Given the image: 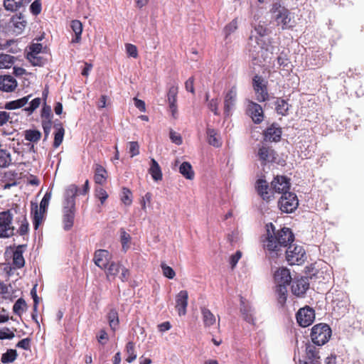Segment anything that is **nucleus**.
Instances as JSON below:
<instances>
[{
  "instance_id": "nucleus-26",
  "label": "nucleus",
  "mask_w": 364,
  "mask_h": 364,
  "mask_svg": "<svg viewBox=\"0 0 364 364\" xmlns=\"http://www.w3.org/2000/svg\"><path fill=\"white\" fill-rule=\"evenodd\" d=\"M53 127L55 130L53 147L58 148L63 142L65 134V129L63 128V124L59 120H55L54 122Z\"/></svg>"
},
{
  "instance_id": "nucleus-59",
  "label": "nucleus",
  "mask_w": 364,
  "mask_h": 364,
  "mask_svg": "<svg viewBox=\"0 0 364 364\" xmlns=\"http://www.w3.org/2000/svg\"><path fill=\"white\" fill-rule=\"evenodd\" d=\"M41 117L42 119H52L53 114L51 111V107L48 105H46V104L43 105Z\"/></svg>"
},
{
  "instance_id": "nucleus-18",
  "label": "nucleus",
  "mask_w": 364,
  "mask_h": 364,
  "mask_svg": "<svg viewBox=\"0 0 364 364\" xmlns=\"http://www.w3.org/2000/svg\"><path fill=\"white\" fill-rule=\"evenodd\" d=\"M188 299V294L186 290L180 291L176 296V309L179 316H184L186 314Z\"/></svg>"
},
{
  "instance_id": "nucleus-37",
  "label": "nucleus",
  "mask_w": 364,
  "mask_h": 364,
  "mask_svg": "<svg viewBox=\"0 0 364 364\" xmlns=\"http://www.w3.org/2000/svg\"><path fill=\"white\" fill-rule=\"evenodd\" d=\"M106 170L101 165L97 164L94 179L96 183L102 184L106 181Z\"/></svg>"
},
{
  "instance_id": "nucleus-13",
  "label": "nucleus",
  "mask_w": 364,
  "mask_h": 364,
  "mask_svg": "<svg viewBox=\"0 0 364 364\" xmlns=\"http://www.w3.org/2000/svg\"><path fill=\"white\" fill-rule=\"evenodd\" d=\"M246 112L255 124H259L263 120V109L260 105L248 101Z\"/></svg>"
},
{
  "instance_id": "nucleus-58",
  "label": "nucleus",
  "mask_w": 364,
  "mask_h": 364,
  "mask_svg": "<svg viewBox=\"0 0 364 364\" xmlns=\"http://www.w3.org/2000/svg\"><path fill=\"white\" fill-rule=\"evenodd\" d=\"M127 53L129 57L136 58L138 57V50L136 46L127 43L126 44Z\"/></svg>"
},
{
  "instance_id": "nucleus-24",
  "label": "nucleus",
  "mask_w": 364,
  "mask_h": 364,
  "mask_svg": "<svg viewBox=\"0 0 364 364\" xmlns=\"http://www.w3.org/2000/svg\"><path fill=\"white\" fill-rule=\"evenodd\" d=\"M286 259L290 265H300L306 259V252H285Z\"/></svg>"
},
{
  "instance_id": "nucleus-48",
  "label": "nucleus",
  "mask_w": 364,
  "mask_h": 364,
  "mask_svg": "<svg viewBox=\"0 0 364 364\" xmlns=\"http://www.w3.org/2000/svg\"><path fill=\"white\" fill-rule=\"evenodd\" d=\"M121 267V265L112 261L106 268L107 276H116L119 272Z\"/></svg>"
},
{
  "instance_id": "nucleus-32",
  "label": "nucleus",
  "mask_w": 364,
  "mask_h": 364,
  "mask_svg": "<svg viewBox=\"0 0 364 364\" xmlns=\"http://www.w3.org/2000/svg\"><path fill=\"white\" fill-rule=\"evenodd\" d=\"M26 3V0H4V6L7 11H16L24 6Z\"/></svg>"
},
{
  "instance_id": "nucleus-2",
  "label": "nucleus",
  "mask_w": 364,
  "mask_h": 364,
  "mask_svg": "<svg viewBox=\"0 0 364 364\" xmlns=\"http://www.w3.org/2000/svg\"><path fill=\"white\" fill-rule=\"evenodd\" d=\"M247 50L248 51L249 58L252 61L253 64L259 65V63L267 61V57L264 56V50L262 46V40L257 36L251 35L247 43Z\"/></svg>"
},
{
  "instance_id": "nucleus-7",
  "label": "nucleus",
  "mask_w": 364,
  "mask_h": 364,
  "mask_svg": "<svg viewBox=\"0 0 364 364\" xmlns=\"http://www.w3.org/2000/svg\"><path fill=\"white\" fill-rule=\"evenodd\" d=\"M299 205V200L295 193H284L279 200V209L287 213L294 212Z\"/></svg>"
},
{
  "instance_id": "nucleus-44",
  "label": "nucleus",
  "mask_w": 364,
  "mask_h": 364,
  "mask_svg": "<svg viewBox=\"0 0 364 364\" xmlns=\"http://www.w3.org/2000/svg\"><path fill=\"white\" fill-rule=\"evenodd\" d=\"M13 253V262L16 268H21L24 266L25 260L23 257V252H11Z\"/></svg>"
},
{
  "instance_id": "nucleus-45",
  "label": "nucleus",
  "mask_w": 364,
  "mask_h": 364,
  "mask_svg": "<svg viewBox=\"0 0 364 364\" xmlns=\"http://www.w3.org/2000/svg\"><path fill=\"white\" fill-rule=\"evenodd\" d=\"M237 28V21L236 19H233L230 23L225 26L223 30L225 34V38L228 39L229 36L234 33Z\"/></svg>"
},
{
  "instance_id": "nucleus-22",
  "label": "nucleus",
  "mask_w": 364,
  "mask_h": 364,
  "mask_svg": "<svg viewBox=\"0 0 364 364\" xmlns=\"http://www.w3.org/2000/svg\"><path fill=\"white\" fill-rule=\"evenodd\" d=\"M63 223L65 230H70L74 224L75 208L63 207Z\"/></svg>"
},
{
  "instance_id": "nucleus-34",
  "label": "nucleus",
  "mask_w": 364,
  "mask_h": 364,
  "mask_svg": "<svg viewBox=\"0 0 364 364\" xmlns=\"http://www.w3.org/2000/svg\"><path fill=\"white\" fill-rule=\"evenodd\" d=\"M201 314L205 326H210L215 323V317L208 309L205 307L202 308Z\"/></svg>"
},
{
  "instance_id": "nucleus-6",
  "label": "nucleus",
  "mask_w": 364,
  "mask_h": 364,
  "mask_svg": "<svg viewBox=\"0 0 364 364\" xmlns=\"http://www.w3.org/2000/svg\"><path fill=\"white\" fill-rule=\"evenodd\" d=\"M252 87L258 102H262L269 100L267 81L262 76L255 75L252 79Z\"/></svg>"
},
{
  "instance_id": "nucleus-30",
  "label": "nucleus",
  "mask_w": 364,
  "mask_h": 364,
  "mask_svg": "<svg viewBox=\"0 0 364 364\" xmlns=\"http://www.w3.org/2000/svg\"><path fill=\"white\" fill-rule=\"evenodd\" d=\"M149 173L155 181L162 179V172L158 162L154 159H151Z\"/></svg>"
},
{
  "instance_id": "nucleus-54",
  "label": "nucleus",
  "mask_w": 364,
  "mask_h": 364,
  "mask_svg": "<svg viewBox=\"0 0 364 364\" xmlns=\"http://www.w3.org/2000/svg\"><path fill=\"white\" fill-rule=\"evenodd\" d=\"M95 196L100 200L101 204H103L108 198V194L104 188L97 187L95 189Z\"/></svg>"
},
{
  "instance_id": "nucleus-16",
  "label": "nucleus",
  "mask_w": 364,
  "mask_h": 364,
  "mask_svg": "<svg viewBox=\"0 0 364 364\" xmlns=\"http://www.w3.org/2000/svg\"><path fill=\"white\" fill-rule=\"evenodd\" d=\"M272 189L278 193H288L290 188V182L287 177L277 176L271 183Z\"/></svg>"
},
{
  "instance_id": "nucleus-40",
  "label": "nucleus",
  "mask_w": 364,
  "mask_h": 364,
  "mask_svg": "<svg viewBox=\"0 0 364 364\" xmlns=\"http://www.w3.org/2000/svg\"><path fill=\"white\" fill-rule=\"evenodd\" d=\"M17 351L14 349H9L6 353H3L1 358V363H13L17 358Z\"/></svg>"
},
{
  "instance_id": "nucleus-41",
  "label": "nucleus",
  "mask_w": 364,
  "mask_h": 364,
  "mask_svg": "<svg viewBox=\"0 0 364 364\" xmlns=\"http://www.w3.org/2000/svg\"><path fill=\"white\" fill-rule=\"evenodd\" d=\"M26 303L23 298H19L13 306V311L16 315L21 316L26 309Z\"/></svg>"
},
{
  "instance_id": "nucleus-29",
  "label": "nucleus",
  "mask_w": 364,
  "mask_h": 364,
  "mask_svg": "<svg viewBox=\"0 0 364 364\" xmlns=\"http://www.w3.org/2000/svg\"><path fill=\"white\" fill-rule=\"evenodd\" d=\"M274 291L278 304L281 306H284L287 299V287L279 284L275 286Z\"/></svg>"
},
{
  "instance_id": "nucleus-39",
  "label": "nucleus",
  "mask_w": 364,
  "mask_h": 364,
  "mask_svg": "<svg viewBox=\"0 0 364 364\" xmlns=\"http://www.w3.org/2000/svg\"><path fill=\"white\" fill-rule=\"evenodd\" d=\"M14 59L11 55L0 53V69L10 68L14 63Z\"/></svg>"
},
{
  "instance_id": "nucleus-51",
  "label": "nucleus",
  "mask_w": 364,
  "mask_h": 364,
  "mask_svg": "<svg viewBox=\"0 0 364 364\" xmlns=\"http://www.w3.org/2000/svg\"><path fill=\"white\" fill-rule=\"evenodd\" d=\"M27 59L35 66H41L43 63V58L38 54L28 53Z\"/></svg>"
},
{
  "instance_id": "nucleus-23",
  "label": "nucleus",
  "mask_w": 364,
  "mask_h": 364,
  "mask_svg": "<svg viewBox=\"0 0 364 364\" xmlns=\"http://www.w3.org/2000/svg\"><path fill=\"white\" fill-rule=\"evenodd\" d=\"M282 129L277 124H272L264 131V140L279 141L281 139Z\"/></svg>"
},
{
  "instance_id": "nucleus-47",
  "label": "nucleus",
  "mask_w": 364,
  "mask_h": 364,
  "mask_svg": "<svg viewBox=\"0 0 364 364\" xmlns=\"http://www.w3.org/2000/svg\"><path fill=\"white\" fill-rule=\"evenodd\" d=\"M277 63L279 65V67H282L283 70H289L291 69V62L290 60L286 57V55H280L277 57Z\"/></svg>"
},
{
  "instance_id": "nucleus-21",
  "label": "nucleus",
  "mask_w": 364,
  "mask_h": 364,
  "mask_svg": "<svg viewBox=\"0 0 364 364\" xmlns=\"http://www.w3.org/2000/svg\"><path fill=\"white\" fill-rule=\"evenodd\" d=\"M16 80L11 75H0V90L11 92L17 87Z\"/></svg>"
},
{
  "instance_id": "nucleus-14",
  "label": "nucleus",
  "mask_w": 364,
  "mask_h": 364,
  "mask_svg": "<svg viewBox=\"0 0 364 364\" xmlns=\"http://www.w3.org/2000/svg\"><path fill=\"white\" fill-rule=\"evenodd\" d=\"M78 191V187L75 184H70L65 188L63 194V207L75 208V197Z\"/></svg>"
},
{
  "instance_id": "nucleus-12",
  "label": "nucleus",
  "mask_w": 364,
  "mask_h": 364,
  "mask_svg": "<svg viewBox=\"0 0 364 364\" xmlns=\"http://www.w3.org/2000/svg\"><path fill=\"white\" fill-rule=\"evenodd\" d=\"M237 89L233 85L225 93L224 98V114L226 116L231 114L237 102Z\"/></svg>"
},
{
  "instance_id": "nucleus-49",
  "label": "nucleus",
  "mask_w": 364,
  "mask_h": 364,
  "mask_svg": "<svg viewBox=\"0 0 364 364\" xmlns=\"http://www.w3.org/2000/svg\"><path fill=\"white\" fill-rule=\"evenodd\" d=\"M161 267L164 277L170 279L174 278L176 273L173 268L168 266L165 262H161Z\"/></svg>"
},
{
  "instance_id": "nucleus-43",
  "label": "nucleus",
  "mask_w": 364,
  "mask_h": 364,
  "mask_svg": "<svg viewBox=\"0 0 364 364\" xmlns=\"http://www.w3.org/2000/svg\"><path fill=\"white\" fill-rule=\"evenodd\" d=\"M206 133L209 144L215 147H219L220 146V143L216 137L215 130L214 129L208 128Z\"/></svg>"
},
{
  "instance_id": "nucleus-1",
  "label": "nucleus",
  "mask_w": 364,
  "mask_h": 364,
  "mask_svg": "<svg viewBox=\"0 0 364 364\" xmlns=\"http://www.w3.org/2000/svg\"><path fill=\"white\" fill-rule=\"evenodd\" d=\"M294 241V235L289 228H283L276 230L272 223L266 225V234L261 237V242L264 250H279L278 249L290 248Z\"/></svg>"
},
{
  "instance_id": "nucleus-60",
  "label": "nucleus",
  "mask_w": 364,
  "mask_h": 364,
  "mask_svg": "<svg viewBox=\"0 0 364 364\" xmlns=\"http://www.w3.org/2000/svg\"><path fill=\"white\" fill-rule=\"evenodd\" d=\"M209 109L214 113L215 115H218V99L214 98L210 100L208 103Z\"/></svg>"
},
{
  "instance_id": "nucleus-3",
  "label": "nucleus",
  "mask_w": 364,
  "mask_h": 364,
  "mask_svg": "<svg viewBox=\"0 0 364 364\" xmlns=\"http://www.w3.org/2000/svg\"><path fill=\"white\" fill-rule=\"evenodd\" d=\"M51 198V191H47L43 196L39 207L37 203H31V215L33 216V225L35 230H38L44 219L49 201Z\"/></svg>"
},
{
  "instance_id": "nucleus-35",
  "label": "nucleus",
  "mask_w": 364,
  "mask_h": 364,
  "mask_svg": "<svg viewBox=\"0 0 364 364\" xmlns=\"http://www.w3.org/2000/svg\"><path fill=\"white\" fill-rule=\"evenodd\" d=\"M109 325L112 331H116L119 325L118 312L116 309H112L107 314Z\"/></svg>"
},
{
  "instance_id": "nucleus-56",
  "label": "nucleus",
  "mask_w": 364,
  "mask_h": 364,
  "mask_svg": "<svg viewBox=\"0 0 364 364\" xmlns=\"http://www.w3.org/2000/svg\"><path fill=\"white\" fill-rule=\"evenodd\" d=\"M169 137L171 141L176 145H181L183 142L181 134L176 132L173 129H171L169 132Z\"/></svg>"
},
{
  "instance_id": "nucleus-28",
  "label": "nucleus",
  "mask_w": 364,
  "mask_h": 364,
  "mask_svg": "<svg viewBox=\"0 0 364 364\" xmlns=\"http://www.w3.org/2000/svg\"><path fill=\"white\" fill-rule=\"evenodd\" d=\"M31 97V95H28L22 98H20V99H18L16 100H13V101H10V102H7L4 105V108L6 109H9V110L21 108V107H24L28 103Z\"/></svg>"
},
{
  "instance_id": "nucleus-57",
  "label": "nucleus",
  "mask_w": 364,
  "mask_h": 364,
  "mask_svg": "<svg viewBox=\"0 0 364 364\" xmlns=\"http://www.w3.org/2000/svg\"><path fill=\"white\" fill-rule=\"evenodd\" d=\"M14 336V333L10 331L9 328L0 329V340L12 339Z\"/></svg>"
},
{
  "instance_id": "nucleus-38",
  "label": "nucleus",
  "mask_w": 364,
  "mask_h": 364,
  "mask_svg": "<svg viewBox=\"0 0 364 364\" xmlns=\"http://www.w3.org/2000/svg\"><path fill=\"white\" fill-rule=\"evenodd\" d=\"M25 139L33 142H38L41 137V132L37 129H28L24 133Z\"/></svg>"
},
{
  "instance_id": "nucleus-42",
  "label": "nucleus",
  "mask_w": 364,
  "mask_h": 364,
  "mask_svg": "<svg viewBox=\"0 0 364 364\" xmlns=\"http://www.w3.org/2000/svg\"><path fill=\"white\" fill-rule=\"evenodd\" d=\"M126 353L128 355L126 360L127 363H131L136 358V354L134 350V343L129 341L126 346Z\"/></svg>"
},
{
  "instance_id": "nucleus-4",
  "label": "nucleus",
  "mask_w": 364,
  "mask_h": 364,
  "mask_svg": "<svg viewBox=\"0 0 364 364\" xmlns=\"http://www.w3.org/2000/svg\"><path fill=\"white\" fill-rule=\"evenodd\" d=\"M330 326L323 323L314 325L311 331V339L314 344L321 346L326 343L331 336Z\"/></svg>"
},
{
  "instance_id": "nucleus-33",
  "label": "nucleus",
  "mask_w": 364,
  "mask_h": 364,
  "mask_svg": "<svg viewBox=\"0 0 364 364\" xmlns=\"http://www.w3.org/2000/svg\"><path fill=\"white\" fill-rule=\"evenodd\" d=\"M289 105L287 100L277 98L275 101V109L278 114L286 116L288 114Z\"/></svg>"
},
{
  "instance_id": "nucleus-52",
  "label": "nucleus",
  "mask_w": 364,
  "mask_h": 364,
  "mask_svg": "<svg viewBox=\"0 0 364 364\" xmlns=\"http://www.w3.org/2000/svg\"><path fill=\"white\" fill-rule=\"evenodd\" d=\"M122 201L126 205H129L132 203V192L129 191V189H128L127 188H123Z\"/></svg>"
},
{
  "instance_id": "nucleus-20",
  "label": "nucleus",
  "mask_w": 364,
  "mask_h": 364,
  "mask_svg": "<svg viewBox=\"0 0 364 364\" xmlns=\"http://www.w3.org/2000/svg\"><path fill=\"white\" fill-rule=\"evenodd\" d=\"M306 358L311 364H320L319 350L315 344L309 342L306 343Z\"/></svg>"
},
{
  "instance_id": "nucleus-55",
  "label": "nucleus",
  "mask_w": 364,
  "mask_h": 364,
  "mask_svg": "<svg viewBox=\"0 0 364 364\" xmlns=\"http://www.w3.org/2000/svg\"><path fill=\"white\" fill-rule=\"evenodd\" d=\"M177 93H178V88H177V87L171 86L169 88L168 92V104L176 103Z\"/></svg>"
},
{
  "instance_id": "nucleus-46",
  "label": "nucleus",
  "mask_w": 364,
  "mask_h": 364,
  "mask_svg": "<svg viewBox=\"0 0 364 364\" xmlns=\"http://www.w3.org/2000/svg\"><path fill=\"white\" fill-rule=\"evenodd\" d=\"M119 236H120V241L122 245V248L124 250L129 248V243L131 240V237L129 233H127L124 228H121L119 230Z\"/></svg>"
},
{
  "instance_id": "nucleus-8",
  "label": "nucleus",
  "mask_w": 364,
  "mask_h": 364,
  "mask_svg": "<svg viewBox=\"0 0 364 364\" xmlns=\"http://www.w3.org/2000/svg\"><path fill=\"white\" fill-rule=\"evenodd\" d=\"M13 215L11 210L0 213V237H9L14 235V228L11 226Z\"/></svg>"
},
{
  "instance_id": "nucleus-19",
  "label": "nucleus",
  "mask_w": 364,
  "mask_h": 364,
  "mask_svg": "<svg viewBox=\"0 0 364 364\" xmlns=\"http://www.w3.org/2000/svg\"><path fill=\"white\" fill-rule=\"evenodd\" d=\"M110 252H95V264L102 269H105L112 262Z\"/></svg>"
},
{
  "instance_id": "nucleus-15",
  "label": "nucleus",
  "mask_w": 364,
  "mask_h": 364,
  "mask_svg": "<svg viewBox=\"0 0 364 364\" xmlns=\"http://www.w3.org/2000/svg\"><path fill=\"white\" fill-rule=\"evenodd\" d=\"M257 156L261 161V164L264 165L267 163L274 162L276 159L277 154L271 147L262 145L259 148Z\"/></svg>"
},
{
  "instance_id": "nucleus-62",
  "label": "nucleus",
  "mask_w": 364,
  "mask_h": 364,
  "mask_svg": "<svg viewBox=\"0 0 364 364\" xmlns=\"http://www.w3.org/2000/svg\"><path fill=\"white\" fill-rule=\"evenodd\" d=\"M242 257V252H235V253L230 256L229 262L232 269H234L237 265L238 261Z\"/></svg>"
},
{
  "instance_id": "nucleus-31",
  "label": "nucleus",
  "mask_w": 364,
  "mask_h": 364,
  "mask_svg": "<svg viewBox=\"0 0 364 364\" xmlns=\"http://www.w3.org/2000/svg\"><path fill=\"white\" fill-rule=\"evenodd\" d=\"M70 28L75 33V37L72 39V43H79L81 40V34L82 32V23L78 20H73L70 23Z\"/></svg>"
},
{
  "instance_id": "nucleus-11",
  "label": "nucleus",
  "mask_w": 364,
  "mask_h": 364,
  "mask_svg": "<svg viewBox=\"0 0 364 364\" xmlns=\"http://www.w3.org/2000/svg\"><path fill=\"white\" fill-rule=\"evenodd\" d=\"M296 321L299 325L301 327H306L310 326L314 318V310L309 306L300 309L296 314Z\"/></svg>"
},
{
  "instance_id": "nucleus-36",
  "label": "nucleus",
  "mask_w": 364,
  "mask_h": 364,
  "mask_svg": "<svg viewBox=\"0 0 364 364\" xmlns=\"http://www.w3.org/2000/svg\"><path fill=\"white\" fill-rule=\"evenodd\" d=\"M179 172L187 179L191 180L194 177L192 166L188 162H183L179 167Z\"/></svg>"
},
{
  "instance_id": "nucleus-10",
  "label": "nucleus",
  "mask_w": 364,
  "mask_h": 364,
  "mask_svg": "<svg viewBox=\"0 0 364 364\" xmlns=\"http://www.w3.org/2000/svg\"><path fill=\"white\" fill-rule=\"evenodd\" d=\"M291 292L294 295L300 297L303 296L309 288L308 277H294L291 280Z\"/></svg>"
},
{
  "instance_id": "nucleus-5",
  "label": "nucleus",
  "mask_w": 364,
  "mask_h": 364,
  "mask_svg": "<svg viewBox=\"0 0 364 364\" xmlns=\"http://www.w3.org/2000/svg\"><path fill=\"white\" fill-rule=\"evenodd\" d=\"M272 18H273L277 25L281 26L282 29H287L291 27V16L289 11L282 6L279 3L273 4L271 9Z\"/></svg>"
},
{
  "instance_id": "nucleus-61",
  "label": "nucleus",
  "mask_w": 364,
  "mask_h": 364,
  "mask_svg": "<svg viewBox=\"0 0 364 364\" xmlns=\"http://www.w3.org/2000/svg\"><path fill=\"white\" fill-rule=\"evenodd\" d=\"M28 226H29V225L26 220V216H23L22 218L21 224L18 230V232L21 235H24L25 234H26L28 232Z\"/></svg>"
},
{
  "instance_id": "nucleus-63",
  "label": "nucleus",
  "mask_w": 364,
  "mask_h": 364,
  "mask_svg": "<svg viewBox=\"0 0 364 364\" xmlns=\"http://www.w3.org/2000/svg\"><path fill=\"white\" fill-rule=\"evenodd\" d=\"M31 12L33 15H38L41 11V4L39 0H35L30 6Z\"/></svg>"
},
{
  "instance_id": "nucleus-27",
  "label": "nucleus",
  "mask_w": 364,
  "mask_h": 364,
  "mask_svg": "<svg viewBox=\"0 0 364 364\" xmlns=\"http://www.w3.org/2000/svg\"><path fill=\"white\" fill-rule=\"evenodd\" d=\"M255 188L257 193L263 200H268L269 198V185L265 180L262 178L258 179Z\"/></svg>"
},
{
  "instance_id": "nucleus-9",
  "label": "nucleus",
  "mask_w": 364,
  "mask_h": 364,
  "mask_svg": "<svg viewBox=\"0 0 364 364\" xmlns=\"http://www.w3.org/2000/svg\"><path fill=\"white\" fill-rule=\"evenodd\" d=\"M240 311L242 319L255 326L256 324L255 311L251 304L244 297L240 296Z\"/></svg>"
},
{
  "instance_id": "nucleus-17",
  "label": "nucleus",
  "mask_w": 364,
  "mask_h": 364,
  "mask_svg": "<svg viewBox=\"0 0 364 364\" xmlns=\"http://www.w3.org/2000/svg\"><path fill=\"white\" fill-rule=\"evenodd\" d=\"M292 280L289 269L286 267L279 268L274 274L275 286L279 284L288 287Z\"/></svg>"
},
{
  "instance_id": "nucleus-53",
  "label": "nucleus",
  "mask_w": 364,
  "mask_h": 364,
  "mask_svg": "<svg viewBox=\"0 0 364 364\" xmlns=\"http://www.w3.org/2000/svg\"><path fill=\"white\" fill-rule=\"evenodd\" d=\"M129 153L131 157L139 154V145L137 141H130L129 143Z\"/></svg>"
},
{
  "instance_id": "nucleus-50",
  "label": "nucleus",
  "mask_w": 364,
  "mask_h": 364,
  "mask_svg": "<svg viewBox=\"0 0 364 364\" xmlns=\"http://www.w3.org/2000/svg\"><path fill=\"white\" fill-rule=\"evenodd\" d=\"M41 100L40 97H36L31 101L29 106L24 108V111L27 112L29 114H32L40 105Z\"/></svg>"
},
{
  "instance_id": "nucleus-64",
  "label": "nucleus",
  "mask_w": 364,
  "mask_h": 364,
  "mask_svg": "<svg viewBox=\"0 0 364 364\" xmlns=\"http://www.w3.org/2000/svg\"><path fill=\"white\" fill-rule=\"evenodd\" d=\"M16 346L23 350H29L31 348V338H26L21 339L20 341L18 342Z\"/></svg>"
},
{
  "instance_id": "nucleus-25",
  "label": "nucleus",
  "mask_w": 364,
  "mask_h": 364,
  "mask_svg": "<svg viewBox=\"0 0 364 364\" xmlns=\"http://www.w3.org/2000/svg\"><path fill=\"white\" fill-rule=\"evenodd\" d=\"M26 25V21L21 14L14 16L10 20V26L14 28V31L16 33H21Z\"/></svg>"
}]
</instances>
